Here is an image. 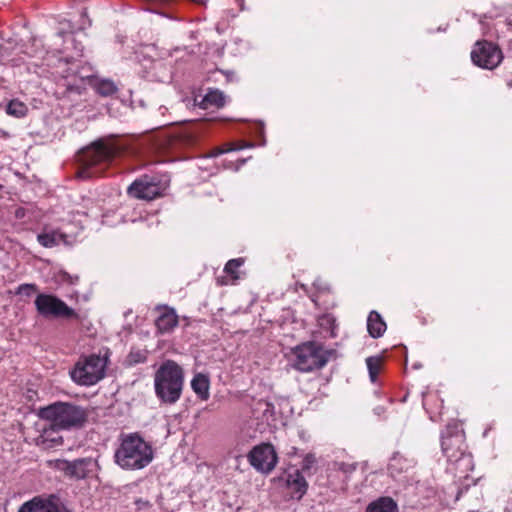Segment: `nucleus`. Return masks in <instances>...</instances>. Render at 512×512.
<instances>
[{
	"instance_id": "4be33fe9",
	"label": "nucleus",
	"mask_w": 512,
	"mask_h": 512,
	"mask_svg": "<svg viewBox=\"0 0 512 512\" xmlns=\"http://www.w3.org/2000/svg\"><path fill=\"white\" fill-rule=\"evenodd\" d=\"M462 442V435L456 434L454 437L442 436V450L447 458L452 459L456 457V452L452 451L454 444H460Z\"/></svg>"
},
{
	"instance_id": "4468645a",
	"label": "nucleus",
	"mask_w": 512,
	"mask_h": 512,
	"mask_svg": "<svg viewBox=\"0 0 512 512\" xmlns=\"http://www.w3.org/2000/svg\"><path fill=\"white\" fill-rule=\"evenodd\" d=\"M157 329L161 333L170 332L178 324V316L173 309L164 308L155 321Z\"/></svg>"
},
{
	"instance_id": "20e7f679",
	"label": "nucleus",
	"mask_w": 512,
	"mask_h": 512,
	"mask_svg": "<svg viewBox=\"0 0 512 512\" xmlns=\"http://www.w3.org/2000/svg\"><path fill=\"white\" fill-rule=\"evenodd\" d=\"M119 153V148L111 142L98 140L82 150L79 161L83 165L81 177H90L102 172V165H106Z\"/></svg>"
},
{
	"instance_id": "9d476101",
	"label": "nucleus",
	"mask_w": 512,
	"mask_h": 512,
	"mask_svg": "<svg viewBox=\"0 0 512 512\" xmlns=\"http://www.w3.org/2000/svg\"><path fill=\"white\" fill-rule=\"evenodd\" d=\"M249 461L257 470L270 472L277 463V456L272 445L262 444L252 449Z\"/></svg>"
},
{
	"instance_id": "423d86ee",
	"label": "nucleus",
	"mask_w": 512,
	"mask_h": 512,
	"mask_svg": "<svg viewBox=\"0 0 512 512\" xmlns=\"http://www.w3.org/2000/svg\"><path fill=\"white\" fill-rule=\"evenodd\" d=\"M107 356L92 354L77 361L70 372L72 380L83 386H91L105 376Z\"/></svg>"
},
{
	"instance_id": "6ab92c4d",
	"label": "nucleus",
	"mask_w": 512,
	"mask_h": 512,
	"mask_svg": "<svg viewBox=\"0 0 512 512\" xmlns=\"http://www.w3.org/2000/svg\"><path fill=\"white\" fill-rule=\"evenodd\" d=\"M203 109L221 108L225 104V95L219 90H210L198 103Z\"/></svg>"
},
{
	"instance_id": "a211bd4d",
	"label": "nucleus",
	"mask_w": 512,
	"mask_h": 512,
	"mask_svg": "<svg viewBox=\"0 0 512 512\" xmlns=\"http://www.w3.org/2000/svg\"><path fill=\"white\" fill-rule=\"evenodd\" d=\"M367 330L373 338L381 337L386 330V323L376 311H371L368 316Z\"/></svg>"
},
{
	"instance_id": "9b49d317",
	"label": "nucleus",
	"mask_w": 512,
	"mask_h": 512,
	"mask_svg": "<svg viewBox=\"0 0 512 512\" xmlns=\"http://www.w3.org/2000/svg\"><path fill=\"white\" fill-rule=\"evenodd\" d=\"M128 193L134 198L152 200L160 195L161 189L153 177L145 176L135 180L129 186Z\"/></svg>"
},
{
	"instance_id": "aec40b11",
	"label": "nucleus",
	"mask_w": 512,
	"mask_h": 512,
	"mask_svg": "<svg viewBox=\"0 0 512 512\" xmlns=\"http://www.w3.org/2000/svg\"><path fill=\"white\" fill-rule=\"evenodd\" d=\"M209 379L204 374H197L191 381V387L193 391L202 399L207 400L209 398Z\"/></svg>"
},
{
	"instance_id": "b1692460",
	"label": "nucleus",
	"mask_w": 512,
	"mask_h": 512,
	"mask_svg": "<svg viewBox=\"0 0 512 512\" xmlns=\"http://www.w3.org/2000/svg\"><path fill=\"white\" fill-rule=\"evenodd\" d=\"M366 364L369 371L370 380L375 382L381 368V359L379 357H368L366 359Z\"/></svg>"
},
{
	"instance_id": "f257e3e1",
	"label": "nucleus",
	"mask_w": 512,
	"mask_h": 512,
	"mask_svg": "<svg viewBox=\"0 0 512 512\" xmlns=\"http://www.w3.org/2000/svg\"><path fill=\"white\" fill-rule=\"evenodd\" d=\"M62 42L73 45L76 53L75 55L60 57L57 59V63L54 62L53 57L47 58V64L55 66V73L61 77L58 83L59 89L63 88V91L58 93L62 94L63 97L70 98L73 94L81 95L85 90L86 81L90 82L96 92L102 96H111L117 91V87L111 80H92L91 75L85 72L84 68L79 69L76 57L82 55V48H78L74 45V39L71 33L59 32L53 38V45L57 47ZM57 48H55V51Z\"/></svg>"
},
{
	"instance_id": "c85d7f7f",
	"label": "nucleus",
	"mask_w": 512,
	"mask_h": 512,
	"mask_svg": "<svg viewBox=\"0 0 512 512\" xmlns=\"http://www.w3.org/2000/svg\"><path fill=\"white\" fill-rule=\"evenodd\" d=\"M252 146H253L252 144H243V145L238 146V147H232L231 146V147H229V148H227L225 150L218 149L214 155L217 156V155L223 154L224 152H227V151L240 150V149H243L245 147H252Z\"/></svg>"
},
{
	"instance_id": "f8f14e48",
	"label": "nucleus",
	"mask_w": 512,
	"mask_h": 512,
	"mask_svg": "<svg viewBox=\"0 0 512 512\" xmlns=\"http://www.w3.org/2000/svg\"><path fill=\"white\" fill-rule=\"evenodd\" d=\"M97 466V462L92 458H81L74 461L64 460L59 464V468L64 471L66 475L76 479L87 477L96 470Z\"/></svg>"
},
{
	"instance_id": "39448f33",
	"label": "nucleus",
	"mask_w": 512,
	"mask_h": 512,
	"mask_svg": "<svg viewBox=\"0 0 512 512\" xmlns=\"http://www.w3.org/2000/svg\"><path fill=\"white\" fill-rule=\"evenodd\" d=\"M40 416L60 429L80 427L86 420V413L81 407L63 402L42 408Z\"/></svg>"
},
{
	"instance_id": "a878e982",
	"label": "nucleus",
	"mask_w": 512,
	"mask_h": 512,
	"mask_svg": "<svg viewBox=\"0 0 512 512\" xmlns=\"http://www.w3.org/2000/svg\"><path fill=\"white\" fill-rule=\"evenodd\" d=\"M316 463V457L314 454H307L302 461L301 469L303 472L309 473Z\"/></svg>"
},
{
	"instance_id": "ddd939ff",
	"label": "nucleus",
	"mask_w": 512,
	"mask_h": 512,
	"mask_svg": "<svg viewBox=\"0 0 512 512\" xmlns=\"http://www.w3.org/2000/svg\"><path fill=\"white\" fill-rule=\"evenodd\" d=\"M244 264L243 258H235L229 260L225 267L223 272L225 273V276H221L217 278V282L220 285H233L236 283V281L240 278L238 269Z\"/></svg>"
},
{
	"instance_id": "5701e85b",
	"label": "nucleus",
	"mask_w": 512,
	"mask_h": 512,
	"mask_svg": "<svg viewBox=\"0 0 512 512\" xmlns=\"http://www.w3.org/2000/svg\"><path fill=\"white\" fill-rule=\"evenodd\" d=\"M27 106L19 100H11L6 106L7 114L20 118L26 115Z\"/></svg>"
},
{
	"instance_id": "c756f323",
	"label": "nucleus",
	"mask_w": 512,
	"mask_h": 512,
	"mask_svg": "<svg viewBox=\"0 0 512 512\" xmlns=\"http://www.w3.org/2000/svg\"><path fill=\"white\" fill-rule=\"evenodd\" d=\"M258 405L261 406V407L262 406L265 407V411H267L269 409V406H270L269 403H267L265 401H259Z\"/></svg>"
},
{
	"instance_id": "0eeeda50",
	"label": "nucleus",
	"mask_w": 512,
	"mask_h": 512,
	"mask_svg": "<svg viewBox=\"0 0 512 512\" xmlns=\"http://www.w3.org/2000/svg\"><path fill=\"white\" fill-rule=\"evenodd\" d=\"M293 353L295 356L293 365L301 372H310L326 364L321 348L315 343L309 342L299 345Z\"/></svg>"
},
{
	"instance_id": "dca6fc26",
	"label": "nucleus",
	"mask_w": 512,
	"mask_h": 512,
	"mask_svg": "<svg viewBox=\"0 0 512 512\" xmlns=\"http://www.w3.org/2000/svg\"><path fill=\"white\" fill-rule=\"evenodd\" d=\"M19 512H59L58 507L51 501L34 498L24 503Z\"/></svg>"
},
{
	"instance_id": "6e6552de",
	"label": "nucleus",
	"mask_w": 512,
	"mask_h": 512,
	"mask_svg": "<svg viewBox=\"0 0 512 512\" xmlns=\"http://www.w3.org/2000/svg\"><path fill=\"white\" fill-rule=\"evenodd\" d=\"M35 306L38 313L43 317L78 318V314L74 309L61 299L50 294H39L35 299Z\"/></svg>"
},
{
	"instance_id": "7ed1b4c3",
	"label": "nucleus",
	"mask_w": 512,
	"mask_h": 512,
	"mask_svg": "<svg viewBox=\"0 0 512 512\" xmlns=\"http://www.w3.org/2000/svg\"><path fill=\"white\" fill-rule=\"evenodd\" d=\"M183 383V370L172 360L163 362L154 376L155 393L161 401L168 404H173L179 400Z\"/></svg>"
},
{
	"instance_id": "7c9ffc66",
	"label": "nucleus",
	"mask_w": 512,
	"mask_h": 512,
	"mask_svg": "<svg viewBox=\"0 0 512 512\" xmlns=\"http://www.w3.org/2000/svg\"><path fill=\"white\" fill-rule=\"evenodd\" d=\"M245 161H246L245 159H242V160L240 161V165H243V164L245 163Z\"/></svg>"
},
{
	"instance_id": "1a4fd4ad",
	"label": "nucleus",
	"mask_w": 512,
	"mask_h": 512,
	"mask_svg": "<svg viewBox=\"0 0 512 512\" xmlns=\"http://www.w3.org/2000/svg\"><path fill=\"white\" fill-rule=\"evenodd\" d=\"M473 63L483 69L496 68L503 59L500 48L488 41H478L471 51Z\"/></svg>"
},
{
	"instance_id": "cd10ccee",
	"label": "nucleus",
	"mask_w": 512,
	"mask_h": 512,
	"mask_svg": "<svg viewBox=\"0 0 512 512\" xmlns=\"http://www.w3.org/2000/svg\"><path fill=\"white\" fill-rule=\"evenodd\" d=\"M59 279L62 282L68 283V284H76L78 282V276H71L67 272H60L59 273Z\"/></svg>"
},
{
	"instance_id": "412c9836",
	"label": "nucleus",
	"mask_w": 512,
	"mask_h": 512,
	"mask_svg": "<svg viewBox=\"0 0 512 512\" xmlns=\"http://www.w3.org/2000/svg\"><path fill=\"white\" fill-rule=\"evenodd\" d=\"M37 240L42 246L47 248L54 247L60 242L68 243L66 235L59 231L41 233L37 236Z\"/></svg>"
},
{
	"instance_id": "f3484780",
	"label": "nucleus",
	"mask_w": 512,
	"mask_h": 512,
	"mask_svg": "<svg viewBox=\"0 0 512 512\" xmlns=\"http://www.w3.org/2000/svg\"><path fill=\"white\" fill-rule=\"evenodd\" d=\"M365 512H399L397 503L391 497H379L370 502Z\"/></svg>"
},
{
	"instance_id": "393cba45",
	"label": "nucleus",
	"mask_w": 512,
	"mask_h": 512,
	"mask_svg": "<svg viewBox=\"0 0 512 512\" xmlns=\"http://www.w3.org/2000/svg\"><path fill=\"white\" fill-rule=\"evenodd\" d=\"M147 352L145 350L133 349L127 357L129 364H139L146 361Z\"/></svg>"
},
{
	"instance_id": "2eb2a0df",
	"label": "nucleus",
	"mask_w": 512,
	"mask_h": 512,
	"mask_svg": "<svg viewBox=\"0 0 512 512\" xmlns=\"http://www.w3.org/2000/svg\"><path fill=\"white\" fill-rule=\"evenodd\" d=\"M286 484L294 493L298 494V499L306 493L308 487L304 476L299 470H293L287 474Z\"/></svg>"
},
{
	"instance_id": "bb28decb",
	"label": "nucleus",
	"mask_w": 512,
	"mask_h": 512,
	"mask_svg": "<svg viewBox=\"0 0 512 512\" xmlns=\"http://www.w3.org/2000/svg\"><path fill=\"white\" fill-rule=\"evenodd\" d=\"M37 291V286L35 284H21L17 289V294L24 296H31L33 293Z\"/></svg>"
},
{
	"instance_id": "f03ea898",
	"label": "nucleus",
	"mask_w": 512,
	"mask_h": 512,
	"mask_svg": "<svg viewBox=\"0 0 512 512\" xmlns=\"http://www.w3.org/2000/svg\"><path fill=\"white\" fill-rule=\"evenodd\" d=\"M115 463L123 470L135 471L147 467L154 459L152 445L138 433L122 434L115 450Z\"/></svg>"
}]
</instances>
